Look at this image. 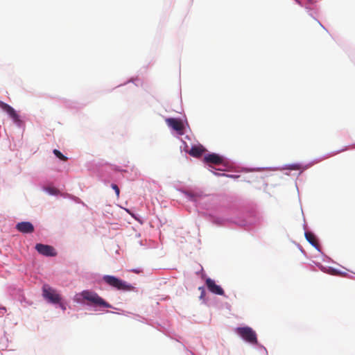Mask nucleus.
<instances>
[{
    "instance_id": "f257e3e1",
    "label": "nucleus",
    "mask_w": 355,
    "mask_h": 355,
    "mask_svg": "<svg viewBox=\"0 0 355 355\" xmlns=\"http://www.w3.org/2000/svg\"><path fill=\"white\" fill-rule=\"evenodd\" d=\"M78 295L81 296L84 301H87V304L89 306H102L105 308L112 307L111 304L105 301L101 297H100L94 291L85 290Z\"/></svg>"
},
{
    "instance_id": "f03ea898",
    "label": "nucleus",
    "mask_w": 355,
    "mask_h": 355,
    "mask_svg": "<svg viewBox=\"0 0 355 355\" xmlns=\"http://www.w3.org/2000/svg\"><path fill=\"white\" fill-rule=\"evenodd\" d=\"M103 280L106 284L116 288L118 290L128 291L134 289V287L132 285L120 279L116 278L114 276L105 275L103 277Z\"/></svg>"
},
{
    "instance_id": "7ed1b4c3",
    "label": "nucleus",
    "mask_w": 355,
    "mask_h": 355,
    "mask_svg": "<svg viewBox=\"0 0 355 355\" xmlns=\"http://www.w3.org/2000/svg\"><path fill=\"white\" fill-rule=\"evenodd\" d=\"M42 296L48 302L53 304H58L61 301V296L57 291L48 284L42 286Z\"/></svg>"
},
{
    "instance_id": "20e7f679",
    "label": "nucleus",
    "mask_w": 355,
    "mask_h": 355,
    "mask_svg": "<svg viewBox=\"0 0 355 355\" xmlns=\"http://www.w3.org/2000/svg\"><path fill=\"white\" fill-rule=\"evenodd\" d=\"M236 331L245 341L251 344L257 343V334L251 327H238Z\"/></svg>"
},
{
    "instance_id": "39448f33",
    "label": "nucleus",
    "mask_w": 355,
    "mask_h": 355,
    "mask_svg": "<svg viewBox=\"0 0 355 355\" xmlns=\"http://www.w3.org/2000/svg\"><path fill=\"white\" fill-rule=\"evenodd\" d=\"M166 124L175 130L178 135H182L184 134V124L180 119H175V118H168L166 119Z\"/></svg>"
},
{
    "instance_id": "423d86ee",
    "label": "nucleus",
    "mask_w": 355,
    "mask_h": 355,
    "mask_svg": "<svg viewBox=\"0 0 355 355\" xmlns=\"http://www.w3.org/2000/svg\"><path fill=\"white\" fill-rule=\"evenodd\" d=\"M35 249L40 254L44 256L54 257L57 254L55 249L51 245L37 243Z\"/></svg>"
},
{
    "instance_id": "0eeeda50",
    "label": "nucleus",
    "mask_w": 355,
    "mask_h": 355,
    "mask_svg": "<svg viewBox=\"0 0 355 355\" xmlns=\"http://www.w3.org/2000/svg\"><path fill=\"white\" fill-rule=\"evenodd\" d=\"M0 107L9 115L15 123L20 121L19 115L11 106L7 103L0 101Z\"/></svg>"
},
{
    "instance_id": "6e6552de",
    "label": "nucleus",
    "mask_w": 355,
    "mask_h": 355,
    "mask_svg": "<svg viewBox=\"0 0 355 355\" xmlns=\"http://www.w3.org/2000/svg\"><path fill=\"white\" fill-rule=\"evenodd\" d=\"M205 283L207 288L212 293L219 295H224L223 289L220 286L216 284L215 282L213 279L207 278L205 281Z\"/></svg>"
},
{
    "instance_id": "1a4fd4ad",
    "label": "nucleus",
    "mask_w": 355,
    "mask_h": 355,
    "mask_svg": "<svg viewBox=\"0 0 355 355\" xmlns=\"http://www.w3.org/2000/svg\"><path fill=\"white\" fill-rule=\"evenodd\" d=\"M17 230L21 233H32L34 232V227L30 222H21L17 224Z\"/></svg>"
},
{
    "instance_id": "9d476101",
    "label": "nucleus",
    "mask_w": 355,
    "mask_h": 355,
    "mask_svg": "<svg viewBox=\"0 0 355 355\" xmlns=\"http://www.w3.org/2000/svg\"><path fill=\"white\" fill-rule=\"evenodd\" d=\"M204 162L218 165L223 162V158L217 154L211 153L204 157Z\"/></svg>"
},
{
    "instance_id": "9b49d317",
    "label": "nucleus",
    "mask_w": 355,
    "mask_h": 355,
    "mask_svg": "<svg viewBox=\"0 0 355 355\" xmlns=\"http://www.w3.org/2000/svg\"><path fill=\"white\" fill-rule=\"evenodd\" d=\"M205 151V149L202 146H194L191 147L189 153L194 157H200Z\"/></svg>"
},
{
    "instance_id": "f8f14e48",
    "label": "nucleus",
    "mask_w": 355,
    "mask_h": 355,
    "mask_svg": "<svg viewBox=\"0 0 355 355\" xmlns=\"http://www.w3.org/2000/svg\"><path fill=\"white\" fill-rule=\"evenodd\" d=\"M305 237L306 240L314 247L317 248L318 245V240L315 236L310 232H305Z\"/></svg>"
},
{
    "instance_id": "ddd939ff",
    "label": "nucleus",
    "mask_w": 355,
    "mask_h": 355,
    "mask_svg": "<svg viewBox=\"0 0 355 355\" xmlns=\"http://www.w3.org/2000/svg\"><path fill=\"white\" fill-rule=\"evenodd\" d=\"M53 153L60 159L64 161V162L67 160V157L66 156H64L60 150H58L57 149H54Z\"/></svg>"
},
{
    "instance_id": "4468645a",
    "label": "nucleus",
    "mask_w": 355,
    "mask_h": 355,
    "mask_svg": "<svg viewBox=\"0 0 355 355\" xmlns=\"http://www.w3.org/2000/svg\"><path fill=\"white\" fill-rule=\"evenodd\" d=\"M46 191L51 195H56L58 193V190L55 188L49 187L46 189Z\"/></svg>"
},
{
    "instance_id": "2eb2a0df",
    "label": "nucleus",
    "mask_w": 355,
    "mask_h": 355,
    "mask_svg": "<svg viewBox=\"0 0 355 355\" xmlns=\"http://www.w3.org/2000/svg\"><path fill=\"white\" fill-rule=\"evenodd\" d=\"M111 187L114 190L116 196L119 197V193H120V190H119V187L116 184H112Z\"/></svg>"
},
{
    "instance_id": "dca6fc26",
    "label": "nucleus",
    "mask_w": 355,
    "mask_h": 355,
    "mask_svg": "<svg viewBox=\"0 0 355 355\" xmlns=\"http://www.w3.org/2000/svg\"><path fill=\"white\" fill-rule=\"evenodd\" d=\"M199 290L201 291V293H200V298H202L204 297L205 295V288L203 287H199Z\"/></svg>"
},
{
    "instance_id": "f3484780",
    "label": "nucleus",
    "mask_w": 355,
    "mask_h": 355,
    "mask_svg": "<svg viewBox=\"0 0 355 355\" xmlns=\"http://www.w3.org/2000/svg\"><path fill=\"white\" fill-rule=\"evenodd\" d=\"M60 306L62 307V309H65V307L63 304H60Z\"/></svg>"
}]
</instances>
